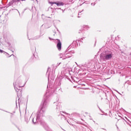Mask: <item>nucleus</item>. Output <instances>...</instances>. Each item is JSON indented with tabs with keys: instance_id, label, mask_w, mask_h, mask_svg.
I'll use <instances>...</instances> for the list:
<instances>
[{
	"instance_id": "obj_1",
	"label": "nucleus",
	"mask_w": 131,
	"mask_h": 131,
	"mask_svg": "<svg viewBox=\"0 0 131 131\" xmlns=\"http://www.w3.org/2000/svg\"><path fill=\"white\" fill-rule=\"evenodd\" d=\"M14 84L15 89L16 90H17L18 86L19 88H23V86H24V85H22V82L19 81H17L16 82H15Z\"/></svg>"
},
{
	"instance_id": "obj_2",
	"label": "nucleus",
	"mask_w": 131,
	"mask_h": 131,
	"mask_svg": "<svg viewBox=\"0 0 131 131\" xmlns=\"http://www.w3.org/2000/svg\"><path fill=\"white\" fill-rule=\"evenodd\" d=\"M57 48L58 50V51H61V47L62 46V44L61 43V41L60 40H57Z\"/></svg>"
},
{
	"instance_id": "obj_3",
	"label": "nucleus",
	"mask_w": 131,
	"mask_h": 131,
	"mask_svg": "<svg viewBox=\"0 0 131 131\" xmlns=\"http://www.w3.org/2000/svg\"><path fill=\"white\" fill-rule=\"evenodd\" d=\"M112 57H113L112 54H110L104 56V59H105V60H110V59H111Z\"/></svg>"
},
{
	"instance_id": "obj_4",
	"label": "nucleus",
	"mask_w": 131,
	"mask_h": 131,
	"mask_svg": "<svg viewBox=\"0 0 131 131\" xmlns=\"http://www.w3.org/2000/svg\"><path fill=\"white\" fill-rule=\"evenodd\" d=\"M52 4H55L57 5V7H60V6H63V5H64V4H63L62 2H56Z\"/></svg>"
},
{
	"instance_id": "obj_5",
	"label": "nucleus",
	"mask_w": 131,
	"mask_h": 131,
	"mask_svg": "<svg viewBox=\"0 0 131 131\" xmlns=\"http://www.w3.org/2000/svg\"><path fill=\"white\" fill-rule=\"evenodd\" d=\"M36 121H37V120L36 119V118L33 119V122H34V123H36Z\"/></svg>"
},
{
	"instance_id": "obj_6",
	"label": "nucleus",
	"mask_w": 131,
	"mask_h": 131,
	"mask_svg": "<svg viewBox=\"0 0 131 131\" xmlns=\"http://www.w3.org/2000/svg\"><path fill=\"white\" fill-rule=\"evenodd\" d=\"M0 53H4V51L0 49Z\"/></svg>"
},
{
	"instance_id": "obj_7",
	"label": "nucleus",
	"mask_w": 131,
	"mask_h": 131,
	"mask_svg": "<svg viewBox=\"0 0 131 131\" xmlns=\"http://www.w3.org/2000/svg\"><path fill=\"white\" fill-rule=\"evenodd\" d=\"M49 39H50V40H52L53 39L51 38L50 37H49Z\"/></svg>"
},
{
	"instance_id": "obj_8",
	"label": "nucleus",
	"mask_w": 131,
	"mask_h": 131,
	"mask_svg": "<svg viewBox=\"0 0 131 131\" xmlns=\"http://www.w3.org/2000/svg\"><path fill=\"white\" fill-rule=\"evenodd\" d=\"M18 1H21L22 2H23V1H25V0H18Z\"/></svg>"
}]
</instances>
